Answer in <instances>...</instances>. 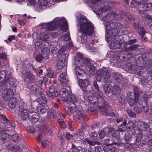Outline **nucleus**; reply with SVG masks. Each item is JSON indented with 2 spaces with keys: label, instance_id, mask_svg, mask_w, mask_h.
<instances>
[{
  "label": "nucleus",
  "instance_id": "1",
  "mask_svg": "<svg viewBox=\"0 0 152 152\" xmlns=\"http://www.w3.org/2000/svg\"><path fill=\"white\" fill-rule=\"evenodd\" d=\"M41 28L45 29V33H43V31H41L40 33L41 36L42 37L46 36L45 39H40L39 41L36 42L35 43V47L37 49H41L43 55L39 54L36 55L35 57V60L39 62H40L44 58L47 59L48 57L49 51L48 49L46 50L48 48L45 47L47 43L46 41L48 39V31H52L56 29L58 26H60L61 30L63 31H66V19L64 17L61 18H56L54 19L52 21L48 23H41L40 24Z\"/></svg>",
  "mask_w": 152,
  "mask_h": 152
},
{
  "label": "nucleus",
  "instance_id": "2",
  "mask_svg": "<svg viewBox=\"0 0 152 152\" xmlns=\"http://www.w3.org/2000/svg\"><path fill=\"white\" fill-rule=\"evenodd\" d=\"M80 28L78 32L83 34L90 36L94 33V26L93 24L88 21L85 16L81 17L80 22Z\"/></svg>",
  "mask_w": 152,
  "mask_h": 152
},
{
  "label": "nucleus",
  "instance_id": "3",
  "mask_svg": "<svg viewBox=\"0 0 152 152\" xmlns=\"http://www.w3.org/2000/svg\"><path fill=\"white\" fill-rule=\"evenodd\" d=\"M106 29L111 31L110 34L111 37L117 35L120 31L122 32L126 30V26L124 24H122L118 22H111L107 24H105Z\"/></svg>",
  "mask_w": 152,
  "mask_h": 152
},
{
  "label": "nucleus",
  "instance_id": "4",
  "mask_svg": "<svg viewBox=\"0 0 152 152\" xmlns=\"http://www.w3.org/2000/svg\"><path fill=\"white\" fill-rule=\"evenodd\" d=\"M96 80L99 82L104 77V80L105 82L112 83L111 78L112 77L110 70L106 68H102L96 71L95 74Z\"/></svg>",
  "mask_w": 152,
  "mask_h": 152
},
{
  "label": "nucleus",
  "instance_id": "5",
  "mask_svg": "<svg viewBox=\"0 0 152 152\" xmlns=\"http://www.w3.org/2000/svg\"><path fill=\"white\" fill-rule=\"evenodd\" d=\"M83 56L82 54L78 52L76 53L75 56L74 60L75 61V71L76 74H78L80 75H84L85 72L80 67L82 66L84 64L83 62Z\"/></svg>",
  "mask_w": 152,
  "mask_h": 152
},
{
  "label": "nucleus",
  "instance_id": "6",
  "mask_svg": "<svg viewBox=\"0 0 152 152\" xmlns=\"http://www.w3.org/2000/svg\"><path fill=\"white\" fill-rule=\"evenodd\" d=\"M110 37H108L107 36H106L105 40L107 42H109L112 39H114V41L111 42L109 45L110 48L113 49H116L117 48H124L122 46L123 43L124 42V40L121 39L122 37L121 35H115L113 37H111L110 35Z\"/></svg>",
  "mask_w": 152,
  "mask_h": 152
},
{
  "label": "nucleus",
  "instance_id": "7",
  "mask_svg": "<svg viewBox=\"0 0 152 152\" xmlns=\"http://www.w3.org/2000/svg\"><path fill=\"white\" fill-rule=\"evenodd\" d=\"M76 74L77 75V78L79 79L78 81L79 85L84 92L88 94L91 92L93 91V88L88 80L86 79L83 80L81 79L82 77L86 75V73L84 75H81L80 77L78 74Z\"/></svg>",
  "mask_w": 152,
  "mask_h": 152
},
{
  "label": "nucleus",
  "instance_id": "8",
  "mask_svg": "<svg viewBox=\"0 0 152 152\" xmlns=\"http://www.w3.org/2000/svg\"><path fill=\"white\" fill-rule=\"evenodd\" d=\"M146 0H131V5L138 7L142 5V11L144 12L151 11V3H146Z\"/></svg>",
  "mask_w": 152,
  "mask_h": 152
},
{
  "label": "nucleus",
  "instance_id": "9",
  "mask_svg": "<svg viewBox=\"0 0 152 152\" xmlns=\"http://www.w3.org/2000/svg\"><path fill=\"white\" fill-rule=\"evenodd\" d=\"M148 96L142 92L141 95L139 96L137 102H136V106L134 107V110L137 111V110H136V107H137L138 110H140L141 108H143V104H146L145 102L148 99Z\"/></svg>",
  "mask_w": 152,
  "mask_h": 152
},
{
  "label": "nucleus",
  "instance_id": "10",
  "mask_svg": "<svg viewBox=\"0 0 152 152\" xmlns=\"http://www.w3.org/2000/svg\"><path fill=\"white\" fill-rule=\"evenodd\" d=\"M31 110L28 109L24 108L23 106H20L19 108V114L22 120H26L27 119L29 115V113H31Z\"/></svg>",
  "mask_w": 152,
  "mask_h": 152
},
{
  "label": "nucleus",
  "instance_id": "11",
  "mask_svg": "<svg viewBox=\"0 0 152 152\" xmlns=\"http://www.w3.org/2000/svg\"><path fill=\"white\" fill-rule=\"evenodd\" d=\"M11 69L8 68L5 71L2 70L0 72V79L4 77L3 83H5L9 80L11 75Z\"/></svg>",
  "mask_w": 152,
  "mask_h": 152
},
{
  "label": "nucleus",
  "instance_id": "12",
  "mask_svg": "<svg viewBox=\"0 0 152 152\" xmlns=\"http://www.w3.org/2000/svg\"><path fill=\"white\" fill-rule=\"evenodd\" d=\"M47 0H38V2L36 0H30L29 2L33 5L41 9L43 6L46 5L48 3Z\"/></svg>",
  "mask_w": 152,
  "mask_h": 152
},
{
  "label": "nucleus",
  "instance_id": "13",
  "mask_svg": "<svg viewBox=\"0 0 152 152\" xmlns=\"http://www.w3.org/2000/svg\"><path fill=\"white\" fill-rule=\"evenodd\" d=\"M117 18L119 20L122 19V17L114 13H110L107 14L105 16L104 19V21L107 23H110V21L113 20L115 18Z\"/></svg>",
  "mask_w": 152,
  "mask_h": 152
},
{
  "label": "nucleus",
  "instance_id": "14",
  "mask_svg": "<svg viewBox=\"0 0 152 152\" xmlns=\"http://www.w3.org/2000/svg\"><path fill=\"white\" fill-rule=\"evenodd\" d=\"M144 69H145L147 71L144 72V74H147L148 72L149 74L152 73V60H148L144 61L143 65Z\"/></svg>",
  "mask_w": 152,
  "mask_h": 152
},
{
  "label": "nucleus",
  "instance_id": "15",
  "mask_svg": "<svg viewBox=\"0 0 152 152\" xmlns=\"http://www.w3.org/2000/svg\"><path fill=\"white\" fill-rule=\"evenodd\" d=\"M66 59V54L64 53L61 54L57 64L58 69H61L65 66Z\"/></svg>",
  "mask_w": 152,
  "mask_h": 152
},
{
  "label": "nucleus",
  "instance_id": "16",
  "mask_svg": "<svg viewBox=\"0 0 152 152\" xmlns=\"http://www.w3.org/2000/svg\"><path fill=\"white\" fill-rule=\"evenodd\" d=\"M13 94V92L11 89H6L3 91L2 97L5 101H7L12 96Z\"/></svg>",
  "mask_w": 152,
  "mask_h": 152
},
{
  "label": "nucleus",
  "instance_id": "17",
  "mask_svg": "<svg viewBox=\"0 0 152 152\" xmlns=\"http://www.w3.org/2000/svg\"><path fill=\"white\" fill-rule=\"evenodd\" d=\"M77 114V116H73V118L77 121H80V120H82L84 119L85 116L83 114V110L82 109H78L75 111Z\"/></svg>",
  "mask_w": 152,
  "mask_h": 152
},
{
  "label": "nucleus",
  "instance_id": "18",
  "mask_svg": "<svg viewBox=\"0 0 152 152\" xmlns=\"http://www.w3.org/2000/svg\"><path fill=\"white\" fill-rule=\"evenodd\" d=\"M97 103L98 104L99 108L101 109V110H106L107 107L108 103L102 97H100L98 99Z\"/></svg>",
  "mask_w": 152,
  "mask_h": 152
},
{
  "label": "nucleus",
  "instance_id": "19",
  "mask_svg": "<svg viewBox=\"0 0 152 152\" xmlns=\"http://www.w3.org/2000/svg\"><path fill=\"white\" fill-rule=\"evenodd\" d=\"M47 93L48 96L51 98L56 97L58 95L57 91L53 86L49 87V91L47 92Z\"/></svg>",
  "mask_w": 152,
  "mask_h": 152
},
{
  "label": "nucleus",
  "instance_id": "20",
  "mask_svg": "<svg viewBox=\"0 0 152 152\" xmlns=\"http://www.w3.org/2000/svg\"><path fill=\"white\" fill-rule=\"evenodd\" d=\"M132 94V92L129 91L128 92L127 95V96L128 97V102L131 107H132L134 104H136V102H137L138 101L137 100H135V96H134L133 97Z\"/></svg>",
  "mask_w": 152,
  "mask_h": 152
},
{
  "label": "nucleus",
  "instance_id": "21",
  "mask_svg": "<svg viewBox=\"0 0 152 152\" xmlns=\"http://www.w3.org/2000/svg\"><path fill=\"white\" fill-rule=\"evenodd\" d=\"M78 100V97L72 93L68 94V95H67V104H69V103L76 102Z\"/></svg>",
  "mask_w": 152,
  "mask_h": 152
},
{
  "label": "nucleus",
  "instance_id": "22",
  "mask_svg": "<svg viewBox=\"0 0 152 152\" xmlns=\"http://www.w3.org/2000/svg\"><path fill=\"white\" fill-rule=\"evenodd\" d=\"M113 77L116 82L118 84L122 83L123 79L121 75L118 72H114L113 74Z\"/></svg>",
  "mask_w": 152,
  "mask_h": 152
},
{
  "label": "nucleus",
  "instance_id": "23",
  "mask_svg": "<svg viewBox=\"0 0 152 152\" xmlns=\"http://www.w3.org/2000/svg\"><path fill=\"white\" fill-rule=\"evenodd\" d=\"M133 88L134 91V95L135 96V100H138L139 99V96L141 95L142 92L137 86H133Z\"/></svg>",
  "mask_w": 152,
  "mask_h": 152
},
{
  "label": "nucleus",
  "instance_id": "24",
  "mask_svg": "<svg viewBox=\"0 0 152 152\" xmlns=\"http://www.w3.org/2000/svg\"><path fill=\"white\" fill-rule=\"evenodd\" d=\"M58 80L63 87L66 86V75L64 73H61L58 77Z\"/></svg>",
  "mask_w": 152,
  "mask_h": 152
},
{
  "label": "nucleus",
  "instance_id": "25",
  "mask_svg": "<svg viewBox=\"0 0 152 152\" xmlns=\"http://www.w3.org/2000/svg\"><path fill=\"white\" fill-rule=\"evenodd\" d=\"M121 89L119 86L117 85H114L111 88V93L114 95H119L121 92Z\"/></svg>",
  "mask_w": 152,
  "mask_h": 152
},
{
  "label": "nucleus",
  "instance_id": "26",
  "mask_svg": "<svg viewBox=\"0 0 152 152\" xmlns=\"http://www.w3.org/2000/svg\"><path fill=\"white\" fill-rule=\"evenodd\" d=\"M67 107L68 108L67 114L69 115H71L76 110L75 105L74 103H69V104H67Z\"/></svg>",
  "mask_w": 152,
  "mask_h": 152
},
{
  "label": "nucleus",
  "instance_id": "27",
  "mask_svg": "<svg viewBox=\"0 0 152 152\" xmlns=\"http://www.w3.org/2000/svg\"><path fill=\"white\" fill-rule=\"evenodd\" d=\"M7 148L12 152H20V149L18 146L11 144H8Z\"/></svg>",
  "mask_w": 152,
  "mask_h": 152
},
{
  "label": "nucleus",
  "instance_id": "28",
  "mask_svg": "<svg viewBox=\"0 0 152 152\" xmlns=\"http://www.w3.org/2000/svg\"><path fill=\"white\" fill-rule=\"evenodd\" d=\"M128 126V124L126 125V121H124L122 123L118 126L117 130L121 132H125L127 130Z\"/></svg>",
  "mask_w": 152,
  "mask_h": 152
},
{
  "label": "nucleus",
  "instance_id": "29",
  "mask_svg": "<svg viewBox=\"0 0 152 152\" xmlns=\"http://www.w3.org/2000/svg\"><path fill=\"white\" fill-rule=\"evenodd\" d=\"M0 115L3 119L4 121L3 122V124H4L5 125H6V124H9L13 127H15V124L13 121L12 120H8L6 118V116L4 115Z\"/></svg>",
  "mask_w": 152,
  "mask_h": 152
},
{
  "label": "nucleus",
  "instance_id": "30",
  "mask_svg": "<svg viewBox=\"0 0 152 152\" xmlns=\"http://www.w3.org/2000/svg\"><path fill=\"white\" fill-rule=\"evenodd\" d=\"M48 117H50L51 118H53L56 116L57 118H58L60 116V114L59 111H55L54 110H51L48 113Z\"/></svg>",
  "mask_w": 152,
  "mask_h": 152
},
{
  "label": "nucleus",
  "instance_id": "31",
  "mask_svg": "<svg viewBox=\"0 0 152 152\" xmlns=\"http://www.w3.org/2000/svg\"><path fill=\"white\" fill-rule=\"evenodd\" d=\"M150 76V74L149 73L148 74V73L144 74L142 77L141 79V82L144 85L147 84L150 79V77H151Z\"/></svg>",
  "mask_w": 152,
  "mask_h": 152
},
{
  "label": "nucleus",
  "instance_id": "32",
  "mask_svg": "<svg viewBox=\"0 0 152 152\" xmlns=\"http://www.w3.org/2000/svg\"><path fill=\"white\" fill-rule=\"evenodd\" d=\"M102 0H91V2L93 4L94 6L93 7V11L94 12L98 10H99V6L100 5V2Z\"/></svg>",
  "mask_w": 152,
  "mask_h": 152
},
{
  "label": "nucleus",
  "instance_id": "33",
  "mask_svg": "<svg viewBox=\"0 0 152 152\" xmlns=\"http://www.w3.org/2000/svg\"><path fill=\"white\" fill-rule=\"evenodd\" d=\"M144 69L142 66H139L137 67L134 71V73L139 76H141L144 73Z\"/></svg>",
  "mask_w": 152,
  "mask_h": 152
},
{
  "label": "nucleus",
  "instance_id": "34",
  "mask_svg": "<svg viewBox=\"0 0 152 152\" xmlns=\"http://www.w3.org/2000/svg\"><path fill=\"white\" fill-rule=\"evenodd\" d=\"M66 88H63L60 91V97L62 98V101L65 102H66Z\"/></svg>",
  "mask_w": 152,
  "mask_h": 152
},
{
  "label": "nucleus",
  "instance_id": "35",
  "mask_svg": "<svg viewBox=\"0 0 152 152\" xmlns=\"http://www.w3.org/2000/svg\"><path fill=\"white\" fill-rule=\"evenodd\" d=\"M88 100L90 103L95 104L97 103L98 99L95 96H89L88 97Z\"/></svg>",
  "mask_w": 152,
  "mask_h": 152
},
{
  "label": "nucleus",
  "instance_id": "36",
  "mask_svg": "<svg viewBox=\"0 0 152 152\" xmlns=\"http://www.w3.org/2000/svg\"><path fill=\"white\" fill-rule=\"evenodd\" d=\"M100 113L102 115L106 116H115V113L112 111H107V110H100Z\"/></svg>",
  "mask_w": 152,
  "mask_h": 152
},
{
  "label": "nucleus",
  "instance_id": "37",
  "mask_svg": "<svg viewBox=\"0 0 152 152\" xmlns=\"http://www.w3.org/2000/svg\"><path fill=\"white\" fill-rule=\"evenodd\" d=\"M109 131L110 133L112 134L113 137H116L117 139L119 138V133L118 131H116L113 128H110L109 129Z\"/></svg>",
  "mask_w": 152,
  "mask_h": 152
},
{
  "label": "nucleus",
  "instance_id": "38",
  "mask_svg": "<svg viewBox=\"0 0 152 152\" xmlns=\"http://www.w3.org/2000/svg\"><path fill=\"white\" fill-rule=\"evenodd\" d=\"M17 99L15 97L11 99L9 103V106L11 108H14L15 107Z\"/></svg>",
  "mask_w": 152,
  "mask_h": 152
},
{
  "label": "nucleus",
  "instance_id": "39",
  "mask_svg": "<svg viewBox=\"0 0 152 152\" xmlns=\"http://www.w3.org/2000/svg\"><path fill=\"white\" fill-rule=\"evenodd\" d=\"M133 26L134 29L137 31H140L141 27L140 25L139 21L136 20H134L132 22Z\"/></svg>",
  "mask_w": 152,
  "mask_h": 152
},
{
  "label": "nucleus",
  "instance_id": "40",
  "mask_svg": "<svg viewBox=\"0 0 152 152\" xmlns=\"http://www.w3.org/2000/svg\"><path fill=\"white\" fill-rule=\"evenodd\" d=\"M140 127L141 128V129L144 131H148L149 129V125L144 122L140 123Z\"/></svg>",
  "mask_w": 152,
  "mask_h": 152
},
{
  "label": "nucleus",
  "instance_id": "41",
  "mask_svg": "<svg viewBox=\"0 0 152 152\" xmlns=\"http://www.w3.org/2000/svg\"><path fill=\"white\" fill-rule=\"evenodd\" d=\"M42 145L45 148L48 147V148H51L52 146L51 143L46 139H44L42 142Z\"/></svg>",
  "mask_w": 152,
  "mask_h": 152
},
{
  "label": "nucleus",
  "instance_id": "42",
  "mask_svg": "<svg viewBox=\"0 0 152 152\" xmlns=\"http://www.w3.org/2000/svg\"><path fill=\"white\" fill-rule=\"evenodd\" d=\"M101 142L102 144L107 145H110L116 144L115 142L110 139L103 140Z\"/></svg>",
  "mask_w": 152,
  "mask_h": 152
},
{
  "label": "nucleus",
  "instance_id": "43",
  "mask_svg": "<svg viewBox=\"0 0 152 152\" xmlns=\"http://www.w3.org/2000/svg\"><path fill=\"white\" fill-rule=\"evenodd\" d=\"M38 112L40 114H43L46 112V110L44 107L41 104H39L37 107Z\"/></svg>",
  "mask_w": 152,
  "mask_h": 152
},
{
  "label": "nucleus",
  "instance_id": "44",
  "mask_svg": "<svg viewBox=\"0 0 152 152\" xmlns=\"http://www.w3.org/2000/svg\"><path fill=\"white\" fill-rule=\"evenodd\" d=\"M67 48L68 47V49H70L73 47L72 42L71 40V38L69 34H68L67 32Z\"/></svg>",
  "mask_w": 152,
  "mask_h": 152
},
{
  "label": "nucleus",
  "instance_id": "45",
  "mask_svg": "<svg viewBox=\"0 0 152 152\" xmlns=\"http://www.w3.org/2000/svg\"><path fill=\"white\" fill-rule=\"evenodd\" d=\"M111 85L110 84L106 85L104 86V90L106 94L110 93L111 90Z\"/></svg>",
  "mask_w": 152,
  "mask_h": 152
},
{
  "label": "nucleus",
  "instance_id": "46",
  "mask_svg": "<svg viewBox=\"0 0 152 152\" xmlns=\"http://www.w3.org/2000/svg\"><path fill=\"white\" fill-rule=\"evenodd\" d=\"M40 88V87L37 85L31 86L30 87L31 91L33 93L38 91Z\"/></svg>",
  "mask_w": 152,
  "mask_h": 152
},
{
  "label": "nucleus",
  "instance_id": "47",
  "mask_svg": "<svg viewBox=\"0 0 152 152\" xmlns=\"http://www.w3.org/2000/svg\"><path fill=\"white\" fill-rule=\"evenodd\" d=\"M10 139L9 135L7 133H4L2 134L1 139L2 141L6 142L9 140Z\"/></svg>",
  "mask_w": 152,
  "mask_h": 152
},
{
  "label": "nucleus",
  "instance_id": "48",
  "mask_svg": "<svg viewBox=\"0 0 152 152\" xmlns=\"http://www.w3.org/2000/svg\"><path fill=\"white\" fill-rule=\"evenodd\" d=\"M25 77L26 78L30 80H32L34 78L33 75L29 72H26L25 74Z\"/></svg>",
  "mask_w": 152,
  "mask_h": 152
},
{
  "label": "nucleus",
  "instance_id": "49",
  "mask_svg": "<svg viewBox=\"0 0 152 152\" xmlns=\"http://www.w3.org/2000/svg\"><path fill=\"white\" fill-rule=\"evenodd\" d=\"M119 102L121 105H124L126 102L124 96L121 95L118 97Z\"/></svg>",
  "mask_w": 152,
  "mask_h": 152
},
{
  "label": "nucleus",
  "instance_id": "50",
  "mask_svg": "<svg viewBox=\"0 0 152 152\" xmlns=\"http://www.w3.org/2000/svg\"><path fill=\"white\" fill-rule=\"evenodd\" d=\"M39 101L41 103L45 105V106L48 105L47 104L48 101L45 97L43 96H41L40 99Z\"/></svg>",
  "mask_w": 152,
  "mask_h": 152
},
{
  "label": "nucleus",
  "instance_id": "51",
  "mask_svg": "<svg viewBox=\"0 0 152 152\" xmlns=\"http://www.w3.org/2000/svg\"><path fill=\"white\" fill-rule=\"evenodd\" d=\"M93 86L95 90L99 94H102L101 91L100 90L99 87L98 86L96 81L94 80L93 83Z\"/></svg>",
  "mask_w": 152,
  "mask_h": 152
},
{
  "label": "nucleus",
  "instance_id": "52",
  "mask_svg": "<svg viewBox=\"0 0 152 152\" xmlns=\"http://www.w3.org/2000/svg\"><path fill=\"white\" fill-rule=\"evenodd\" d=\"M88 35H85L82 34V35L80 37L81 38V43L82 44H85L87 42Z\"/></svg>",
  "mask_w": 152,
  "mask_h": 152
},
{
  "label": "nucleus",
  "instance_id": "53",
  "mask_svg": "<svg viewBox=\"0 0 152 152\" xmlns=\"http://www.w3.org/2000/svg\"><path fill=\"white\" fill-rule=\"evenodd\" d=\"M95 67L93 65H90L89 68L90 75L93 76L95 73Z\"/></svg>",
  "mask_w": 152,
  "mask_h": 152
},
{
  "label": "nucleus",
  "instance_id": "54",
  "mask_svg": "<svg viewBox=\"0 0 152 152\" xmlns=\"http://www.w3.org/2000/svg\"><path fill=\"white\" fill-rule=\"evenodd\" d=\"M90 137L91 139L93 140H99V138L97 134L95 132H91Z\"/></svg>",
  "mask_w": 152,
  "mask_h": 152
},
{
  "label": "nucleus",
  "instance_id": "55",
  "mask_svg": "<svg viewBox=\"0 0 152 152\" xmlns=\"http://www.w3.org/2000/svg\"><path fill=\"white\" fill-rule=\"evenodd\" d=\"M98 135L99 139H102L104 138L106 135L105 132L104 130H102L99 132Z\"/></svg>",
  "mask_w": 152,
  "mask_h": 152
},
{
  "label": "nucleus",
  "instance_id": "56",
  "mask_svg": "<svg viewBox=\"0 0 152 152\" xmlns=\"http://www.w3.org/2000/svg\"><path fill=\"white\" fill-rule=\"evenodd\" d=\"M12 139L13 141L17 142L20 140V139L19 136L16 134H14L12 137Z\"/></svg>",
  "mask_w": 152,
  "mask_h": 152
},
{
  "label": "nucleus",
  "instance_id": "57",
  "mask_svg": "<svg viewBox=\"0 0 152 152\" xmlns=\"http://www.w3.org/2000/svg\"><path fill=\"white\" fill-rule=\"evenodd\" d=\"M126 112L129 116L131 117L135 118L136 116V115L132 112V111L130 109H128Z\"/></svg>",
  "mask_w": 152,
  "mask_h": 152
},
{
  "label": "nucleus",
  "instance_id": "58",
  "mask_svg": "<svg viewBox=\"0 0 152 152\" xmlns=\"http://www.w3.org/2000/svg\"><path fill=\"white\" fill-rule=\"evenodd\" d=\"M58 122L60 124V126L61 128H64L66 127L65 123L62 119H58Z\"/></svg>",
  "mask_w": 152,
  "mask_h": 152
},
{
  "label": "nucleus",
  "instance_id": "59",
  "mask_svg": "<svg viewBox=\"0 0 152 152\" xmlns=\"http://www.w3.org/2000/svg\"><path fill=\"white\" fill-rule=\"evenodd\" d=\"M125 148L128 151H131L132 150L133 146L132 144L127 143L124 145Z\"/></svg>",
  "mask_w": 152,
  "mask_h": 152
},
{
  "label": "nucleus",
  "instance_id": "60",
  "mask_svg": "<svg viewBox=\"0 0 152 152\" xmlns=\"http://www.w3.org/2000/svg\"><path fill=\"white\" fill-rule=\"evenodd\" d=\"M136 47V45H134L131 46L127 48H126L125 50L126 52L127 53L129 50L130 51L135 49Z\"/></svg>",
  "mask_w": 152,
  "mask_h": 152
},
{
  "label": "nucleus",
  "instance_id": "61",
  "mask_svg": "<svg viewBox=\"0 0 152 152\" xmlns=\"http://www.w3.org/2000/svg\"><path fill=\"white\" fill-rule=\"evenodd\" d=\"M136 42V40L135 39L130 40L128 41L127 43H124V47H125L126 45H127L128 44L129 45H132L135 43Z\"/></svg>",
  "mask_w": 152,
  "mask_h": 152
},
{
  "label": "nucleus",
  "instance_id": "62",
  "mask_svg": "<svg viewBox=\"0 0 152 152\" xmlns=\"http://www.w3.org/2000/svg\"><path fill=\"white\" fill-rule=\"evenodd\" d=\"M126 67L129 70H131L134 68L133 65L131 63H127L126 64Z\"/></svg>",
  "mask_w": 152,
  "mask_h": 152
},
{
  "label": "nucleus",
  "instance_id": "63",
  "mask_svg": "<svg viewBox=\"0 0 152 152\" xmlns=\"http://www.w3.org/2000/svg\"><path fill=\"white\" fill-rule=\"evenodd\" d=\"M7 58V55L5 53H0V59L6 60Z\"/></svg>",
  "mask_w": 152,
  "mask_h": 152
},
{
  "label": "nucleus",
  "instance_id": "64",
  "mask_svg": "<svg viewBox=\"0 0 152 152\" xmlns=\"http://www.w3.org/2000/svg\"><path fill=\"white\" fill-rule=\"evenodd\" d=\"M126 141L127 142H129L132 140V137L129 135H126L124 137Z\"/></svg>",
  "mask_w": 152,
  "mask_h": 152
}]
</instances>
